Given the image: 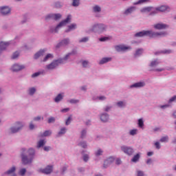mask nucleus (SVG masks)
Masks as SVG:
<instances>
[{
    "mask_svg": "<svg viewBox=\"0 0 176 176\" xmlns=\"http://www.w3.org/2000/svg\"><path fill=\"white\" fill-rule=\"evenodd\" d=\"M138 126L141 128L144 127V120L142 118L138 120Z\"/></svg>",
    "mask_w": 176,
    "mask_h": 176,
    "instance_id": "7c9ffc66",
    "label": "nucleus"
},
{
    "mask_svg": "<svg viewBox=\"0 0 176 176\" xmlns=\"http://www.w3.org/2000/svg\"><path fill=\"white\" fill-rule=\"evenodd\" d=\"M166 32H152V30H143L142 32H139L135 34L136 38H141L142 36H149L150 38H156L157 36H164L166 35Z\"/></svg>",
    "mask_w": 176,
    "mask_h": 176,
    "instance_id": "f257e3e1",
    "label": "nucleus"
},
{
    "mask_svg": "<svg viewBox=\"0 0 176 176\" xmlns=\"http://www.w3.org/2000/svg\"><path fill=\"white\" fill-rule=\"evenodd\" d=\"M16 171V166H12L11 168H10L8 170H7L5 174H7L8 175H10V174H13Z\"/></svg>",
    "mask_w": 176,
    "mask_h": 176,
    "instance_id": "412c9836",
    "label": "nucleus"
},
{
    "mask_svg": "<svg viewBox=\"0 0 176 176\" xmlns=\"http://www.w3.org/2000/svg\"><path fill=\"white\" fill-rule=\"evenodd\" d=\"M130 134L131 135H135V134H137V130L136 129L131 130Z\"/></svg>",
    "mask_w": 176,
    "mask_h": 176,
    "instance_id": "3c124183",
    "label": "nucleus"
},
{
    "mask_svg": "<svg viewBox=\"0 0 176 176\" xmlns=\"http://www.w3.org/2000/svg\"><path fill=\"white\" fill-rule=\"evenodd\" d=\"M69 44V38H65L61 41L59 43L56 45V47H61V46H67V45Z\"/></svg>",
    "mask_w": 176,
    "mask_h": 176,
    "instance_id": "9d476101",
    "label": "nucleus"
},
{
    "mask_svg": "<svg viewBox=\"0 0 176 176\" xmlns=\"http://www.w3.org/2000/svg\"><path fill=\"white\" fill-rule=\"evenodd\" d=\"M56 8H61V3H60V2L56 3Z\"/></svg>",
    "mask_w": 176,
    "mask_h": 176,
    "instance_id": "338daca9",
    "label": "nucleus"
},
{
    "mask_svg": "<svg viewBox=\"0 0 176 176\" xmlns=\"http://www.w3.org/2000/svg\"><path fill=\"white\" fill-rule=\"evenodd\" d=\"M145 2H148V0H139L138 2L133 3V5H140V4L144 3Z\"/></svg>",
    "mask_w": 176,
    "mask_h": 176,
    "instance_id": "f704fd0d",
    "label": "nucleus"
},
{
    "mask_svg": "<svg viewBox=\"0 0 176 176\" xmlns=\"http://www.w3.org/2000/svg\"><path fill=\"white\" fill-rule=\"evenodd\" d=\"M158 64H160V62H159L157 60H153L151 63L150 66H151V67H156V65H157Z\"/></svg>",
    "mask_w": 176,
    "mask_h": 176,
    "instance_id": "c756f323",
    "label": "nucleus"
},
{
    "mask_svg": "<svg viewBox=\"0 0 176 176\" xmlns=\"http://www.w3.org/2000/svg\"><path fill=\"white\" fill-rule=\"evenodd\" d=\"M107 39H108L107 37H102V38H100L99 40L100 41V42H105Z\"/></svg>",
    "mask_w": 176,
    "mask_h": 176,
    "instance_id": "680f3d73",
    "label": "nucleus"
},
{
    "mask_svg": "<svg viewBox=\"0 0 176 176\" xmlns=\"http://www.w3.org/2000/svg\"><path fill=\"white\" fill-rule=\"evenodd\" d=\"M61 100H63V95H61V94H59L54 98L55 102H60V101H61Z\"/></svg>",
    "mask_w": 176,
    "mask_h": 176,
    "instance_id": "a878e982",
    "label": "nucleus"
},
{
    "mask_svg": "<svg viewBox=\"0 0 176 176\" xmlns=\"http://www.w3.org/2000/svg\"><path fill=\"white\" fill-rule=\"evenodd\" d=\"M52 134V131H45V137H47Z\"/></svg>",
    "mask_w": 176,
    "mask_h": 176,
    "instance_id": "603ef678",
    "label": "nucleus"
},
{
    "mask_svg": "<svg viewBox=\"0 0 176 176\" xmlns=\"http://www.w3.org/2000/svg\"><path fill=\"white\" fill-rule=\"evenodd\" d=\"M116 164L119 165V164H122V160L119 158H118L116 160Z\"/></svg>",
    "mask_w": 176,
    "mask_h": 176,
    "instance_id": "13d9d810",
    "label": "nucleus"
},
{
    "mask_svg": "<svg viewBox=\"0 0 176 176\" xmlns=\"http://www.w3.org/2000/svg\"><path fill=\"white\" fill-rule=\"evenodd\" d=\"M72 5L74 6H79V0H73Z\"/></svg>",
    "mask_w": 176,
    "mask_h": 176,
    "instance_id": "a19ab883",
    "label": "nucleus"
},
{
    "mask_svg": "<svg viewBox=\"0 0 176 176\" xmlns=\"http://www.w3.org/2000/svg\"><path fill=\"white\" fill-rule=\"evenodd\" d=\"M54 20H59V19H61V14H56L54 15Z\"/></svg>",
    "mask_w": 176,
    "mask_h": 176,
    "instance_id": "ea45409f",
    "label": "nucleus"
},
{
    "mask_svg": "<svg viewBox=\"0 0 176 176\" xmlns=\"http://www.w3.org/2000/svg\"><path fill=\"white\" fill-rule=\"evenodd\" d=\"M10 43L8 42H1L0 43V52H2V50H5L8 46H9Z\"/></svg>",
    "mask_w": 176,
    "mask_h": 176,
    "instance_id": "2eb2a0df",
    "label": "nucleus"
},
{
    "mask_svg": "<svg viewBox=\"0 0 176 176\" xmlns=\"http://www.w3.org/2000/svg\"><path fill=\"white\" fill-rule=\"evenodd\" d=\"M89 41V37H84L82 39L79 41L80 43H82V42H87Z\"/></svg>",
    "mask_w": 176,
    "mask_h": 176,
    "instance_id": "a18cd8bd",
    "label": "nucleus"
},
{
    "mask_svg": "<svg viewBox=\"0 0 176 176\" xmlns=\"http://www.w3.org/2000/svg\"><path fill=\"white\" fill-rule=\"evenodd\" d=\"M155 146L157 148V149H160V143H159L158 142H156L155 143Z\"/></svg>",
    "mask_w": 176,
    "mask_h": 176,
    "instance_id": "4d7b16f0",
    "label": "nucleus"
},
{
    "mask_svg": "<svg viewBox=\"0 0 176 176\" xmlns=\"http://www.w3.org/2000/svg\"><path fill=\"white\" fill-rule=\"evenodd\" d=\"M94 11L97 12H101V8L98 6H96L94 7Z\"/></svg>",
    "mask_w": 176,
    "mask_h": 176,
    "instance_id": "c9c22d12",
    "label": "nucleus"
},
{
    "mask_svg": "<svg viewBox=\"0 0 176 176\" xmlns=\"http://www.w3.org/2000/svg\"><path fill=\"white\" fill-rule=\"evenodd\" d=\"M113 162H115V158L113 157H110L107 160H106L104 163V168H107V167H108V166H109L111 163H113Z\"/></svg>",
    "mask_w": 176,
    "mask_h": 176,
    "instance_id": "9b49d317",
    "label": "nucleus"
},
{
    "mask_svg": "<svg viewBox=\"0 0 176 176\" xmlns=\"http://www.w3.org/2000/svg\"><path fill=\"white\" fill-rule=\"evenodd\" d=\"M168 141V136H164L160 139L161 142H167Z\"/></svg>",
    "mask_w": 176,
    "mask_h": 176,
    "instance_id": "473e14b6",
    "label": "nucleus"
},
{
    "mask_svg": "<svg viewBox=\"0 0 176 176\" xmlns=\"http://www.w3.org/2000/svg\"><path fill=\"white\" fill-rule=\"evenodd\" d=\"M19 52H15L13 55H12V58L14 60V58H16V57H19Z\"/></svg>",
    "mask_w": 176,
    "mask_h": 176,
    "instance_id": "49530a36",
    "label": "nucleus"
},
{
    "mask_svg": "<svg viewBox=\"0 0 176 176\" xmlns=\"http://www.w3.org/2000/svg\"><path fill=\"white\" fill-rule=\"evenodd\" d=\"M54 57V56H53V54H47L45 57V61H47V60H52Z\"/></svg>",
    "mask_w": 176,
    "mask_h": 176,
    "instance_id": "bb28decb",
    "label": "nucleus"
},
{
    "mask_svg": "<svg viewBox=\"0 0 176 176\" xmlns=\"http://www.w3.org/2000/svg\"><path fill=\"white\" fill-rule=\"evenodd\" d=\"M43 144H45V140H41L37 144V148H41Z\"/></svg>",
    "mask_w": 176,
    "mask_h": 176,
    "instance_id": "2f4dec72",
    "label": "nucleus"
},
{
    "mask_svg": "<svg viewBox=\"0 0 176 176\" xmlns=\"http://www.w3.org/2000/svg\"><path fill=\"white\" fill-rule=\"evenodd\" d=\"M142 53H144V50L142 49H138L136 50L134 56L135 57H139V56H141V54H142Z\"/></svg>",
    "mask_w": 176,
    "mask_h": 176,
    "instance_id": "5701e85b",
    "label": "nucleus"
},
{
    "mask_svg": "<svg viewBox=\"0 0 176 176\" xmlns=\"http://www.w3.org/2000/svg\"><path fill=\"white\" fill-rule=\"evenodd\" d=\"M101 155H102V150L98 149V150L96 152V156H101Z\"/></svg>",
    "mask_w": 176,
    "mask_h": 176,
    "instance_id": "37998d69",
    "label": "nucleus"
},
{
    "mask_svg": "<svg viewBox=\"0 0 176 176\" xmlns=\"http://www.w3.org/2000/svg\"><path fill=\"white\" fill-rule=\"evenodd\" d=\"M23 129V124L21 122H16L15 126H13L10 129L11 133H14L20 131Z\"/></svg>",
    "mask_w": 176,
    "mask_h": 176,
    "instance_id": "0eeeda50",
    "label": "nucleus"
},
{
    "mask_svg": "<svg viewBox=\"0 0 176 176\" xmlns=\"http://www.w3.org/2000/svg\"><path fill=\"white\" fill-rule=\"evenodd\" d=\"M0 11L2 14H9V13H10V8L8 6H3L1 8Z\"/></svg>",
    "mask_w": 176,
    "mask_h": 176,
    "instance_id": "ddd939ff",
    "label": "nucleus"
},
{
    "mask_svg": "<svg viewBox=\"0 0 176 176\" xmlns=\"http://www.w3.org/2000/svg\"><path fill=\"white\" fill-rule=\"evenodd\" d=\"M135 10V7H131L124 11V14H130L131 13H133V12H134Z\"/></svg>",
    "mask_w": 176,
    "mask_h": 176,
    "instance_id": "a211bd4d",
    "label": "nucleus"
},
{
    "mask_svg": "<svg viewBox=\"0 0 176 176\" xmlns=\"http://www.w3.org/2000/svg\"><path fill=\"white\" fill-rule=\"evenodd\" d=\"M29 127H30V130H34V129L35 128V126H34V124H32V122H31V123L30 124Z\"/></svg>",
    "mask_w": 176,
    "mask_h": 176,
    "instance_id": "bf43d9fd",
    "label": "nucleus"
},
{
    "mask_svg": "<svg viewBox=\"0 0 176 176\" xmlns=\"http://www.w3.org/2000/svg\"><path fill=\"white\" fill-rule=\"evenodd\" d=\"M163 53H164L165 54H170V53H171V50H165L163 51Z\"/></svg>",
    "mask_w": 176,
    "mask_h": 176,
    "instance_id": "69168bd1",
    "label": "nucleus"
},
{
    "mask_svg": "<svg viewBox=\"0 0 176 176\" xmlns=\"http://www.w3.org/2000/svg\"><path fill=\"white\" fill-rule=\"evenodd\" d=\"M80 146H82V148H87V144L86 142H83L80 143Z\"/></svg>",
    "mask_w": 176,
    "mask_h": 176,
    "instance_id": "8fccbe9b",
    "label": "nucleus"
},
{
    "mask_svg": "<svg viewBox=\"0 0 176 176\" xmlns=\"http://www.w3.org/2000/svg\"><path fill=\"white\" fill-rule=\"evenodd\" d=\"M72 19V16L71 15H68L67 19L62 21L56 28V30H58L60 27H64V25H66L68 24V23H71V20Z\"/></svg>",
    "mask_w": 176,
    "mask_h": 176,
    "instance_id": "423d86ee",
    "label": "nucleus"
},
{
    "mask_svg": "<svg viewBox=\"0 0 176 176\" xmlns=\"http://www.w3.org/2000/svg\"><path fill=\"white\" fill-rule=\"evenodd\" d=\"M67 129L65 128H62L60 131L58 133V135H61V134H65Z\"/></svg>",
    "mask_w": 176,
    "mask_h": 176,
    "instance_id": "4c0bfd02",
    "label": "nucleus"
},
{
    "mask_svg": "<svg viewBox=\"0 0 176 176\" xmlns=\"http://www.w3.org/2000/svg\"><path fill=\"white\" fill-rule=\"evenodd\" d=\"M72 54H67L65 58L63 59H58L56 60H54L51 64L47 65V69H54V68H56V67H58L60 64H63L64 62L66 61V60H68V57H69Z\"/></svg>",
    "mask_w": 176,
    "mask_h": 176,
    "instance_id": "7ed1b4c3",
    "label": "nucleus"
},
{
    "mask_svg": "<svg viewBox=\"0 0 176 176\" xmlns=\"http://www.w3.org/2000/svg\"><path fill=\"white\" fill-rule=\"evenodd\" d=\"M26 171L27 170H25V168H22L19 171V175H24L25 174Z\"/></svg>",
    "mask_w": 176,
    "mask_h": 176,
    "instance_id": "79ce46f5",
    "label": "nucleus"
},
{
    "mask_svg": "<svg viewBox=\"0 0 176 176\" xmlns=\"http://www.w3.org/2000/svg\"><path fill=\"white\" fill-rule=\"evenodd\" d=\"M156 10L159 12H170V7L166 6H162L156 8Z\"/></svg>",
    "mask_w": 176,
    "mask_h": 176,
    "instance_id": "4468645a",
    "label": "nucleus"
},
{
    "mask_svg": "<svg viewBox=\"0 0 176 176\" xmlns=\"http://www.w3.org/2000/svg\"><path fill=\"white\" fill-rule=\"evenodd\" d=\"M138 176H144V173L142 171H138Z\"/></svg>",
    "mask_w": 176,
    "mask_h": 176,
    "instance_id": "0e129e2a",
    "label": "nucleus"
},
{
    "mask_svg": "<svg viewBox=\"0 0 176 176\" xmlns=\"http://www.w3.org/2000/svg\"><path fill=\"white\" fill-rule=\"evenodd\" d=\"M42 74H43L42 72H36L32 75V78H36V76H39V75H42Z\"/></svg>",
    "mask_w": 176,
    "mask_h": 176,
    "instance_id": "72a5a7b5",
    "label": "nucleus"
},
{
    "mask_svg": "<svg viewBox=\"0 0 176 176\" xmlns=\"http://www.w3.org/2000/svg\"><path fill=\"white\" fill-rule=\"evenodd\" d=\"M54 122H56L54 117H51L48 119V123H54Z\"/></svg>",
    "mask_w": 176,
    "mask_h": 176,
    "instance_id": "c03bdc74",
    "label": "nucleus"
},
{
    "mask_svg": "<svg viewBox=\"0 0 176 176\" xmlns=\"http://www.w3.org/2000/svg\"><path fill=\"white\" fill-rule=\"evenodd\" d=\"M87 65H89V62L88 61H86V60H84L82 62V67H84L85 68H86V67H87Z\"/></svg>",
    "mask_w": 176,
    "mask_h": 176,
    "instance_id": "864d4df0",
    "label": "nucleus"
},
{
    "mask_svg": "<svg viewBox=\"0 0 176 176\" xmlns=\"http://www.w3.org/2000/svg\"><path fill=\"white\" fill-rule=\"evenodd\" d=\"M41 119H42V120H43V118H41V116H37L34 118V120L35 122H39V120H41Z\"/></svg>",
    "mask_w": 176,
    "mask_h": 176,
    "instance_id": "09e8293b",
    "label": "nucleus"
},
{
    "mask_svg": "<svg viewBox=\"0 0 176 176\" xmlns=\"http://www.w3.org/2000/svg\"><path fill=\"white\" fill-rule=\"evenodd\" d=\"M176 100V96L172 97L170 100H169V102H173V101H175Z\"/></svg>",
    "mask_w": 176,
    "mask_h": 176,
    "instance_id": "052dcab7",
    "label": "nucleus"
},
{
    "mask_svg": "<svg viewBox=\"0 0 176 176\" xmlns=\"http://www.w3.org/2000/svg\"><path fill=\"white\" fill-rule=\"evenodd\" d=\"M109 119V116H108V114L107 113L102 114L100 116V120H102V122H108Z\"/></svg>",
    "mask_w": 176,
    "mask_h": 176,
    "instance_id": "6ab92c4d",
    "label": "nucleus"
},
{
    "mask_svg": "<svg viewBox=\"0 0 176 176\" xmlns=\"http://www.w3.org/2000/svg\"><path fill=\"white\" fill-rule=\"evenodd\" d=\"M72 119V116H70L67 120H66L65 124L66 126H68V124H69V123H71V120Z\"/></svg>",
    "mask_w": 176,
    "mask_h": 176,
    "instance_id": "58836bf2",
    "label": "nucleus"
},
{
    "mask_svg": "<svg viewBox=\"0 0 176 176\" xmlns=\"http://www.w3.org/2000/svg\"><path fill=\"white\" fill-rule=\"evenodd\" d=\"M53 172V166H47L45 169V174H50Z\"/></svg>",
    "mask_w": 176,
    "mask_h": 176,
    "instance_id": "aec40b11",
    "label": "nucleus"
},
{
    "mask_svg": "<svg viewBox=\"0 0 176 176\" xmlns=\"http://www.w3.org/2000/svg\"><path fill=\"white\" fill-rule=\"evenodd\" d=\"M74 30H76V23H72L68 26V29L65 30V32H69Z\"/></svg>",
    "mask_w": 176,
    "mask_h": 176,
    "instance_id": "f3484780",
    "label": "nucleus"
},
{
    "mask_svg": "<svg viewBox=\"0 0 176 176\" xmlns=\"http://www.w3.org/2000/svg\"><path fill=\"white\" fill-rule=\"evenodd\" d=\"M111 60H112V58H103L99 62V64H100V65L105 64V63H108V62L111 61Z\"/></svg>",
    "mask_w": 176,
    "mask_h": 176,
    "instance_id": "b1692460",
    "label": "nucleus"
},
{
    "mask_svg": "<svg viewBox=\"0 0 176 176\" xmlns=\"http://www.w3.org/2000/svg\"><path fill=\"white\" fill-rule=\"evenodd\" d=\"M35 91H36V89H35V87H32L29 89V94L30 96H33V94H35Z\"/></svg>",
    "mask_w": 176,
    "mask_h": 176,
    "instance_id": "c85d7f7f",
    "label": "nucleus"
},
{
    "mask_svg": "<svg viewBox=\"0 0 176 176\" xmlns=\"http://www.w3.org/2000/svg\"><path fill=\"white\" fill-rule=\"evenodd\" d=\"M85 136H86V131L83 130L81 132V138H85Z\"/></svg>",
    "mask_w": 176,
    "mask_h": 176,
    "instance_id": "5fc2aeb1",
    "label": "nucleus"
},
{
    "mask_svg": "<svg viewBox=\"0 0 176 176\" xmlns=\"http://www.w3.org/2000/svg\"><path fill=\"white\" fill-rule=\"evenodd\" d=\"M44 52L45 51H43V50H40L38 52L34 54L35 60H37V58H39V57H41V56H43Z\"/></svg>",
    "mask_w": 176,
    "mask_h": 176,
    "instance_id": "4be33fe9",
    "label": "nucleus"
},
{
    "mask_svg": "<svg viewBox=\"0 0 176 176\" xmlns=\"http://www.w3.org/2000/svg\"><path fill=\"white\" fill-rule=\"evenodd\" d=\"M121 150L122 152H124V153H126V155H129V156H131V155L134 153V149L127 146H121Z\"/></svg>",
    "mask_w": 176,
    "mask_h": 176,
    "instance_id": "39448f33",
    "label": "nucleus"
},
{
    "mask_svg": "<svg viewBox=\"0 0 176 176\" xmlns=\"http://www.w3.org/2000/svg\"><path fill=\"white\" fill-rule=\"evenodd\" d=\"M34 155H35V150L30 148L28 151V155H22V162L23 164H30L34 159Z\"/></svg>",
    "mask_w": 176,
    "mask_h": 176,
    "instance_id": "f03ea898",
    "label": "nucleus"
},
{
    "mask_svg": "<svg viewBox=\"0 0 176 176\" xmlns=\"http://www.w3.org/2000/svg\"><path fill=\"white\" fill-rule=\"evenodd\" d=\"M168 27V25L164 23H157L154 25V28H155V30H166Z\"/></svg>",
    "mask_w": 176,
    "mask_h": 176,
    "instance_id": "f8f14e48",
    "label": "nucleus"
},
{
    "mask_svg": "<svg viewBox=\"0 0 176 176\" xmlns=\"http://www.w3.org/2000/svg\"><path fill=\"white\" fill-rule=\"evenodd\" d=\"M83 160H84V162H87V160H89V155H85L83 156Z\"/></svg>",
    "mask_w": 176,
    "mask_h": 176,
    "instance_id": "6e6d98bb",
    "label": "nucleus"
},
{
    "mask_svg": "<svg viewBox=\"0 0 176 176\" xmlns=\"http://www.w3.org/2000/svg\"><path fill=\"white\" fill-rule=\"evenodd\" d=\"M151 10H152L151 7H146V8H142V10H140V12L142 13H148V12H151Z\"/></svg>",
    "mask_w": 176,
    "mask_h": 176,
    "instance_id": "393cba45",
    "label": "nucleus"
},
{
    "mask_svg": "<svg viewBox=\"0 0 176 176\" xmlns=\"http://www.w3.org/2000/svg\"><path fill=\"white\" fill-rule=\"evenodd\" d=\"M118 107H124V105H126V104H124V102L120 101L117 103Z\"/></svg>",
    "mask_w": 176,
    "mask_h": 176,
    "instance_id": "de8ad7c7",
    "label": "nucleus"
},
{
    "mask_svg": "<svg viewBox=\"0 0 176 176\" xmlns=\"http://www.w3.org/2000/svg\"><path fill=\"white\" fill-rule=\"evenodd\" d=\"M69 102H70V104H78V102H79V100L71 99L69 100Z\"/></svg>",
    "mask_w": 176,
    "mask_h": 176,
    "instance_id": "e433bc0d",
    "label": "nucleus"
},
{
    "mask_svg": "<svg viewBox=\"0 0 176 176\" xmlns=\"http://www.w3.org/2000/svg\"><path fill=\"white\" fill-rule=\"evenodd\" d=\"M24 68H25V65H20L19 64H14V65H12L11 69L14 72H17L19 71H21V69H24Z\"/></svg>",
    "mask_w": 176,
    "mask_h": 176,
    "instance_id": "1a4fd4ad",
    "label": "nucleus"
},
{
    "mask_svg": "<svg viewBox=\"0 0 176 176\" xmlns=\"http://www.w3.org/2000/svg\"><path fill=\"white\" fill-rule=\"evenodd\" d=\"M145 86V82H136L132 85H131V87H144Z\"/></svg>",
    "mask_w": 176,
    "mask_h": 176,
    "instance_id": "dca6fc26",
    "label": "nucleus"
},
{
    "mask_svg": "<svg viewBox=\"0 0 176 176\" xmlns=\"http://www.w3.org/2000/svg\"><path fill=\"white\" fill-rule=\"evenodd\" d=\"M138 160H140V154H136L135 155H134V157L131 160V162H133L134 163H135L138 162Z\"/></svg>",
    "mask_w": 176,
    "mask_h": 176,
    "instance_id": "cd10ccee",
    "label": "nucleus"
},
{
    "mask_svg": "<svg viewBox=\"0 0 176 176\" xmlns=\"http://www.w3.org/2000/svg\"><path fill=\"white\" fill-rule=\"evenodd\" d=\"M116 50H117V52H126V50H131V47H127L126 45H116Z\"/></svg>",
    "mask_w": 176,
    "mask_h": 176,
    "instance_id": "6e6552de",
    "label": "nucleus"
},
{
    "mask_svg": "<svg viewBox=\"0 0 176 176\" xmlns=\"http://www.w3.org/2000/svg\"><path fill=\"white\" fill-rule=\"evenodd\" d=\"M52 150V147L50 146H45V151L47 152H49V151Z\"/></svg>",
    "mask_w": 176,
    "mask_h": 176,
    "instance_id": "e2e57ef3",
    "label": "nucleus"
},
{
    "mask_svg": "<svg viewBox=\"0 0 176 176\" xmlns=\"http://www.w3.org/2000/svg\"><path fill=\"white\" fill-rule=\"evenodd\" d=\"M105 98H106L105 96H100V97L98 98V99L100 100H102V101L104 100H105Z\"/></svg>",
    "mask_w": 176,
    "mask_h": 176,
    "instance_id": "774afa93",
    "label": "nucleus"
},
{
    "mask_svg": "<svg viewBox=\"0 0 176 176\" xmlns=\"http://www.w3.org/2000/svg\"><path fill=\"white\" fill-rule=\"evenodd\" d=\"M106 30L107 27L105 26V25L102 23H96L91 28L92 32H97L98 34H101L102 32H104V31Z\"/></svg>",
    "mask_w": 176,
    "mask_h": 176,
    "instance_id": "20e7f679",
    "label": "nucleus"
}]
</instances>
